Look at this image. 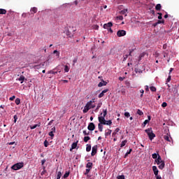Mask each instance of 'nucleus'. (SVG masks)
Here are the masks:
<instances>
[{"label": "nucleus", "instance_id": "17", "mask_svg": "<svg viewBox=\"0 0 179 179\" xmlns=\"http://www.w3.org/2000/svg\"><path fill=\"white\" fill-rule=\"evenodd\" d=\"M86 168H87V169H90V170H92V169H93V163H92V162H88V163L86 164Z\"/></svg>", "mask_w": 179, "mask_h": 179}, {"label": "nucleus", "instance_id": "4", "mask_svg": "<svg viewBox=\"0 0 179 179\" xmlns=\"http://www.w3.org/2000/svg\"><path fill=\"white\" fill-rule=\"evenodd\" d=\"M90 108H92V101H88L86 103L85 106L84 107L83 113L84 114H86V113H87V111H89V110H90Z\"/></svg>", "mask_w": 179, "mask_h": 179}, {"label": "nucleus", "instance_id": "20", "mask_svg": "<svg viewBox=\"0 0 179 179\" xmlns=\"http://www.w3.org/2000/svg\"><path fill=\"white\" fill-rule=\"evenodd\" d=\"M111 129H108L107 130H106L105 136H108L109 135H111Z\"/></svg>", "mask_w": 179, "mask_h": 179}, {"label": "nucleus", "instance_id": "49", "mask_svg": "<svg viewBox=\"0 0 179 179\" xmlns=\"http://www.w3.org/2000/svg\"><path fill=\"white\" fill-rule=\"evenodd\" d=\"M15 99H16V96H15V95H13V96L10 97L9 100H10V101H13V100H14Z\"/></svg>", "mask_w": 179, "mask_h": 179}, {"label": "nucleus", "instance_id": "10", "mask_svg": "<svg viewBox=\"0 0 179 179\" xmlns=\"http://www.w3.org/2000/svg\"><path fill=\"white\" fill-rule=\"evenodd\" d=\"M152 171L154 172L155 176H159V169H157V166H152Z\"/></svg>", "mask_w": 179, "mask_h": 179}, {"label": "nucleus", "instance_id": "2", "mask_svg": "<svg viewBox=\"0 0 179 179\" xmlns=\"http://www.w3.org/2000/svg\"><path fill=\"white\" fill-rule=\"evenodd\" d=\"M145 132L147 133V135L148 136L149 139L150 141H153V139H155V138H156V134H155L153 133V130H152V128H148V129H145Z\"/></svg>", "mask_w": 179, "mask_h": 179}, {"label": "nucleus", "instance_id": "6", "mask_svg": "<svg viewBox=\"0 0 179 179\" xmlns=\"http://www.w3.org/2000/svg\"><path fill=\"white\" fill-rule=\"evenodd\" d=\"M87 129H88L89 131H94V129H96V126L94 125V123L90 122V123L88 124Z\"/></svg>", "mask_w": 179, "mask_h": 179}, {"label": "nucleus", "instance_id": "61", "mask_svg": "<svg viewBox=\"0 0 179 179\" xmlns=\"http://www.w3.org/2000/svg\"><path fill=\"white\" fill-rule=\"evenodd\" d=\"M140 93H141V94H143V93H145V91L143 90H141Z\"/></svg>", "mask_w": 179, "mask_h": 179}, {"label": "nucleus", "instance_id": "52", "mask_svg": "<svg viewBox=\"0 0 179 179\" xmlns=\"http://www.w3.org/2000/svg\"><path fill=\"white\" fill-rule=\"evenodd\" d=\"M50 73H52V75H57V73H58V71H50Z\"/></svg>", "mask_w": 179, "mask_h": 179}, {"label": "nucleus", "instance_id": "42", "mask_svg": "<svg viewBox=\"0 0 179 179\" xmlns=\"http://www.w3.org/2000/svg\"><path fill=\"white\" fill-rule=\"evenodd\" d=\"M88 141H90V138L89 136L84 137V142H87Z\"/></svg>", "mask_w": 179, "mask_h": 179}, {"label": "nucleus", "instance_id": "36", "mask_svg": "<svg viewBox=\"0 0 179 179\" xmlns=\"http://www.w3.org/2000/svg\"><path fill=\"white\" fill-rule=\"evenodd\" d=\"M90 169H87L85 172L84 173V176H87V174H89V173H90Z\"/></svg>", "mask_w": 179, "mask_h": 179}, {"label": "nucleus", "instance_id": "57", "mask_svg": "<svg viewBox=\"0 0 179 179\" xmlns=\"http://www.w3.org/2000/svg\"><path fill=\"white\" fill-rule=\"evenodd\" d=\"M108 31H110V33H113V29L111 28H109L108 29Z\"/></svg>", "mask_w": 179, "mask_h": 179}, {"label": "nucleus", "instance_id": "22", "mask_svg": "<svg viewBox=\"0 0 179 179\" xmlns=\"http://www.w3.org/2000/svg\"><path fill=\"white\" fill-rule=\"evenodd\" d=\"M127 142H128V141H127V140L122 141V143L120 144V148H124V146H125V145H127Z\"/></svg>", "mask_w": 179, "mask_h": 179}, {"label": "nucleus", "instance_id": "16", "mask_svg": "<svg viewBox=\"0 0 179 179\" xmlns=\"http://www.w3.org/2000/svg\"><path fill=\"white\" fill-rule=\"evenodd\" d=\"M158 166H159L158 168L159 169V170H163V169H164V166H166L164 161L161 162Z\"/></svg>", "mask_w": 179, "mask_h": 179}, {"label": "nucleus", "instance_id": "8", "mask_svg": "<svg viewBox=\"0 0 179 179\" xmlns=\"http://www.w3.org/2000/svg\"><path fill=\"white\" fill-rule=\"evenodd\" d=\"M55 132V127L51 129V131L49 132L48 135L51 137V139H54V133Z\"/></svg>", "mask_w": 179, "mask_h": 179}, {"label": "nucleus", "instance_id": "30", "mask_svg": "<svg viewBox=\"0 0 179 179\" xmlns=\"http://www.w3.org/2000/svg\"><path fill=\"white\" fill-rule=\"evenodd\" d=\"M69 69H71L69 68V66H68V65L64 66V71L65 72H69Z\"/></svg>", "mask_w": 179, "mask_h": 179}, {"label": "nucleus", "instance_id": "15", "mask_svg": "<svg viewBox=\"0 0 179 179\" xmlns=\"http://www.w3.org/2000/svg\"><path fill=\"white\" fill-rule=\"evenodd\" d=\"M164 139L165 141H167V142H171V137H170V136H169V134L164 136Z\"/></svg>", "mask_w": 179, "mask_h": 179}, {"label": "nucleus", "instance_id": "35", "mask_svg": "<svg viewBox=\"0 0 179 179\" xmlns=\"http://www.w3.org/2000/svg\"><path fill=\"white\" fill-rule=\"evenodd\" d=\"M25 78H24V76H21L18 80H22L21 83H23V80H24Z\"/></svg>", "mask_w": 179, "mask_h": 179}, {"label": "nucleus", "instance_id": "64", "mask_svg": "<svg viewBox=\"0 0 179 179\" xmlns=\"http://www.w3.org/2000/svg\"><path fill=\"white\" fill-rule=\"evenodd\" d=\"M151 13H152V15H155V10H152Z\"/></svg>", "mask_w": 179, "mask_h": 179}, {"label": "nucleus", "instance_id": "34", "mask_svg": "<svg viewBox=\"0 0 179 179\" xmlns=\"http://www.w3.org/2000/svg\"><path fill=\"white\" fill-rule=\"evenodd\" d=\"M102 105H103V103H98V105H97V106H96V108L95 111L99 110V109L101 107V106H102Z\"/></svg>", "mask_w": 179, "mask_h": 179}, {"label": "nucleus", "instance_id": "53", "mask_svg": "<svg viewBox=\"0 0 179 179\" xmlns=\"http://www.w3.org/2000/svg\"><path fill=\"white\" fill-rule=\"evenodd\" d=\"M124 79H125V77H119V80H120V82H122Z\"/></svg>", "mask_w": 179, "mask_h": 179}, {"label": "nucleus", "instance_id": "45", "mask_svg": "<svg viewBox=\"0 0 179 179\" xmlns=\"http://www.w3.org/2000/svg\"><path fill=\"white\" fill-rule=\"evenodd\" d=\"M117 179H125V176L121 175L117 177Z\"/></svg>", "mask_w": 179, "mask_h": 179}, {"label": "nucleus", "instance_id": "37", "mask_svg": "<svg viewBox=\"0 0 179 179\" xmlns=\"http://www.w3.org/2000/svg\"><path fill=\"white\" fill-rule=\"evenodd\" d=\"M137 114L138 115H143V112H142V110H141L140 109L137 110Z\"/></svg>", "mask_w": 179, "mask_h": 179}, {"label": "nucleus", "instance_id": "11", "mask_svg": "<svg viewBox=\"0 0 179 179\" xmlns=\"http://www.w3.org/2000/svg\"><path fill=\"white\" fill-rule=\"evenodd\" d=\"M79 141H77L76 143H73L71 145V148L70 149V152H72V150H73V149H76V148L78 147V143Z\"/></svg>", "mask_w": 179, "mask_h": 179}, {"label": "nucleus", "instance_id": "1", "mask_svg": "<svg viewBox=\"0 0 179 179\" xmlns=\"http://www.w3.org/2000/svg\"><path fill=\"white\" fill-rule=\"evenodd\" d=\"M103 115L98 117L99 122L103 124V125H111L113 122L111 120H106V116L107 115V108L103 109Z\"/></svg>", "mask_w": 179, "mask_h": 179}, {"label": "nucleus", "instance_id": "54", "mask_svg": "<svg viewBox=\"0 0 179 179\" xmlns=\"http://www.w3.org/2000/svg\"><path fill=\"white\" fill-rule=\"evenodd\" d=\"M145 89V92H149V86L146 85Z\"/></svg>", "mask_w": 179, "mask_h": 179}, {"label": "nucleus", "instance_id": "5", "mask_svg": "<svg viewBox=\"0 0 179 179\" xmlns=\"http://www.w3.org/2000/svg\"><path fill=\"white\" fill-rule=\"evenodd\" d=\"M127 35V31L125 30H119L117 32V37H124Z\"/></svg>", "mask_w": 179, "mask_h": 179}, {"label": "nucleus", "instance_id": "63", "mask_svg": "<svg viewBox=\"0 0 179 179\" xmlns=\"http://www.w3.org/2000/svg\"><path fill=\"white\" fill-rule=\"evenodd\" d=\"M8 145H15V142H10L8 143Z\"/></svg>", "mask_w": 179, "mask_h": 179}, {"label": "nucleus", "instance_id": "58", "mask_svg": "<svg viewBox=\"0 0 179 179\" xmlns=\"http://www.w3.org/2000/svg\"><path fill=\"white\" fill-rule=\"evenodd\" d=\"M44 163H45V159H43V160L41 161V164H42V166L44 165Z\"/></svg>", "mask_w": 179, "mask_h": 179}, {"label": "nucleus", "instance_id": "59", "mask_svg": "<svg viewBox=\"0 0 179 179\" xmlns=\"http://www.w3.org/2000/svg\"><path fill=\"white\" fill-rule=\"evenodd\" d=\"M156 178L157 179H162V176L157 175V176H156Z\"/></svg>", "mask_w": 179, "mask_h": 179}, {"label": "nucleus", "instance_id": "13", "mask_svg": "<svg viewBox=\"0 0 179 179\" xmlns=\"http://www.w3.org/2000/svg\"><path fill=\"white\" fill-rule=\"evenodd\" d=\"M155 162H157V164H160V163H163V160H162V157H160L159 155H158V157L155 159Z\"/></svg>", "mask_w": 179, "mask_h": 179}, {"label": "nucleus", "instance_id": "47", "mask_svg": "<svg viewBox=\"0 0 179 179\" xmlns=\"http://www.w3.org/2000/svg\"><path fill=\"white\" fill-rule=\"evenodd\" d=\"M149 120H145L143 124V127H146V124H148Z\"/></svg>", "mask_w": 179, "mask_h": 179}, {"label": "nucleus", "instance_id": "26", "mask_svg": "<svg viewBox=\"0 0 179 179\" xmlns=\"http://www.w3.org/2000/svg\"><path fill=\"white\" fill-rule=\"evenodd\" d=\"M86 150H87V152H90V150H92V145L87 144Z\"/></svg>", "mask_w": 179, "mask_h": 179}, {"label": "nucleus", "instance_id": "51", "mask_svg": "<svg viewBox=\"0 0 179 179\" xmlns=\"http://www.w3.org/2000/svg\"><path fill=\"white\" fill-rule=\"evenodd\" d=\"M83 134L84 135H90V131L87 132L86 130H84Z\"/></svg>", "mask_w": 179, "mask_h": 179}, {"label": "nucleus", "instance_id": "40", "mask_svg": "<svg viewBox=\"0 0 179 179\" xmlns=\"http://www.w3.org/2000/svg\"><path fill=\"white\" fill-rule=\"evenodd\" d=\"M13 118H14V124H16L17 121V115H15L13 116Z\"/></svg>", "mask_w": 179, "mask_h": 179}, {"label": "nucleus", "instance_id": "38", "mask_svg": "<svg viewBox=\"0 0 179 179\" xmlns=\"http://www.w3.org/2000/svg\"><path fill=\"white\" fill-rule=\"evenodd\" d=\"M62 176V173L61 172H58L57 176V179H61Z\"/></svg>", "mask_w": 179, "mask_h": 179}, {"label": "nucleus", "instance_id": "9", "mask_svg": "<svg viewBox=\"0 0 179 179\" xmlns=\"http://www.w3.org/2000/svg\"><path fill=\"white\" fill-rule=\"evenodd\" d=\"M111 27H113V22H108L107 24H103V29H107V30Z\"/></svg>", "mask_w": 179, "mask_h": 179}, {"label": "nucleus", "instance_id": "3", "mask_svg": "<svg viewBox=\"0 0 179 179\" xmlns=\"http://www.w3.org/2000/svg\"><path fill=\"white\" fill-rule=\"evenodd\" d=\"M24 164L23 162H19V163L15 164L11 167V169H12L13 170H15V171L20 170V169L23 168Z\"/></svg>", "mask_w": 179, "mask_h": 179}, {"label": "nucleus", "instance_id": "27", "mask_svg": "<svg viewBox=\"0 0 179 179\" xmlns=\"http://www.w3.org/2000/svg\"><path fill=\"white\" fill-rule=\"evenodd\" d=\"M47 174V170H45V166H43V171L41 173V176H44Z\"/></svg>", "mask_w": 179, "mask_h": 179}, {"label": "nucleus", "instance_id": "28", "mask_svg": "<svg viewBox=\"0 0 179 179\" xmlns=\"http://www.w3.org/2000/svg\"><path fill=\"white\" fill-rule=\"evenodd\" d=\"M69 172H66L64 175L63 176V178H68L69 177Z\"/></svg>", "mask_w": 179, "mask_h": 179}, {"label": "nucleus", "instance_id": "25", "mask_svg": "<svg viewBox=\"0 0 179 179\" xmlns=\"http://www.w3.org/2000/svg\"><path fill=\"white\" fill-rule=\"evenodd\" d=\"M131 152H132L131 148H130L129 150L126 152V154L124 155V159H127V157L128 156V155H131Z\"/></svg>", "mask_w": 179, "mask_h": 179}, {"label": "nucleus", "instance_id": "19", "mask_svg": "<svg viewBox=\"0 0 179 179\" xmlns=\"http://www.w3.org/2000/svg\"><path fill=\"white\" fill-rule=\"evenodd\" d=\"M98 128H99V131L100 132H103V123L99 122V123L98 124Z\"/></svg>", "mask_w": 179, "mask_h": 179}, {"label": "nucleus", "instance_id": "43", "mask_svg": "<svg viewBox=\"0 0 179 179\" xmlns=\"http://www.w3.org/2000/svg\"><path fill=\"white\" fill-rule=\"evenodd\" d=\"M127 9H124V10L120 11V14L121 15H125L127 13Z\"/></svg>", "mask_w": 179, "mask_h": 179}, {"label": "nucleus", "instance_id": "55", "mask_svg": "<svg viewBox=\"0 0 179 179\" xmlns=\"http://www.w3.org/2000/svg\"><path fill=\"white\" fill-rule=\"evenodd\" d=\"M94 29H95V30H99V25H94Z\"/></svg>", "mask_w": 179, "mask_h": 179}, {"label": "nucleus", "instance_id": "12", "mask_svg": "<svg viewBox=\"0 0 179 179\" xmlns=\"http://www.w3.org/2000/svg\"><path fill=\"white\" fill-rule=\"evenodd\" d=\"M108 92V89L103 90L98 96L99 99H101L104 96L105 93H107Z\"/></svg>", "mask_w": 179, "mask_h": 179}, {"label": "nucleus", "instance_id": "44", "mask_svg": "<svg viewBox=\"0 0 179 179\" xmlns=\"http://www.w3.org/2000/svg\"><path fill=\"white\" fill-rule=\"evenodd\" d=\"M117 20H124V17L122 15H119L117 17Z\"/></svg>", "mask_w": 179, "mask_h": 179}, {"label": "nucleus", "instance_id": "56", "mask_svg": "<svg viewBox=\"0 0 179 179\" xmlns=\"http://www.w3.org/2000/svg\"><path fill=\"white\" fill-rule=\"evenodd\" d=\"M173 71H174V69L171 68L170 70H169V75H170V73H171V72H173Z\"/></svg>", "mask_w": 179, "mask_h": 179}, {"label": "nucleus", "instance_id": "29", "mask_svg": "<svg viewBox=\"0 0 179 179\" xmlns=\"http://www.w3.org/2000/svg\"><path fill=\"white\" fill-rule=\"evenodd\" d=\"M31 12H33V13H37V8L34 7L31 8Z\"/></svg>", "mask_w": 179, "mask_h": 179}, {"label": "nucleus", "instance_id": "50", "mask_svg": "<svg viewBox=\"0 0 179 179\" xmlns=\"http://www.w3.org/2000/svg\"><path fill=\"white\" fill-rule=\"evenodd\" d=\"M162 107H163V108L167 107V103L166 102H163L162 103Z\"/></svg>", "mask_w": 179, "mask_h": 179}, {"label": "nucleus", "instance_id": "46", "mask_svg": "<svg viewBox=\"0 0 179 179\" xmlns=\"http://www.w3.org/2000/svg\"><path fill=\"white\" fill-rule=\"evenodd\" d=\"M150 90H151V92H156V88H155V87H153V86L150 87Z\"/></svg>", "mask_w": 179, "mask_h": 179}, {"label": "nucleus", "instance_id": "21", "mask_svg": "<svg viewBox=\"0 0 179 179\" xmlns=\"http://www.w3.org/2000/svg\"><path fill=\"white\" fill-rule=\"evenodd\" d=\"M66 34L69 37H73V34L69 31V30L66 31Z\"/></svg>", "mask_w": 179, "mask_h": 179}, {"label": "nucleus", "instance_id": "23", "mask_svg": "<svg viewBox=\"0 0 179 179\" xmlns=\"http://www.w3.org/2000/svg\"><path fill=\"white\" fill-rule=\"evenodd\" d=\"M0 15H6V10L3 8H0Z\"/></svg>", "mask_w": 179, "mask_h": 179}, {"label": "nucleus", "instance_id": "39", "mask_svg": "<svg viewBox=\"0 0 179 179\" xmlns=\"http://www.w3.org/2000/svg\"><path fill=\"white\" fill-rule=\"evenodd\" d=\"M45 148H48V141L45 140L43 143Z\"/></svg>", "mask_w": 179, "mask_h": 179}, {"label": "nucleus", "instance_id": "41", "mask_svg": "<svg viewBox=\"0 0 179 179\" xmlns=\"http://www.w3.org/2000/svg\"><path fill=\"white\" fill-rule=\"evenodd\" d=\"M124 116L127 117V118H129V117H131V115L129 114V112H125Z\"/></svg>", "mask_w": 179, "mask_h": 179}, {"label": "nucleus", "instance_id": "24", "mask_svg": "<svg viewBox=\"0 0 179 179\" xmlns=\"http://www.w3.org/2000/svg\"><path fill=\"white\" fill-rule=\"evenodd\" d=\"M41 124H34V126H30L31 129H36V128H37V127H40Z\"/></svg>", "mask_w": 179, "mask_h": 179}, {"label": "nucleus", "instance_id": "48", "mask_svg": "<svg viewBox=\"0 0 179 179\" xmlns=\"http://www.w3.org/2000/svg\"><path fill=\"white\" fill-rule=\"evenodd\" d=\"M170 80H171V76H169V77L166 80V85H167V83H169V82H170Z\"/></svg>", "mask_w": 179, "mask_h": 179}, {"label": "nucleus", "instance_id": "32", "mask_svg": "<svg viewBox=\"0 0 179 179\" xmlns=\"http://www.w3.org/2000/svg\"><path fill=\"white\" fill-rule=\"evenodd\" d=\"M15 102V104H17V106H19V104H20V99L17 98Z\"/></svg>", "mask_w": 179, "mask_h": 179}, {"label": "nucleus", "instance_id": "33", "mask_svg": "<svg viewBox=\"0 0 179 179\" xmlns=\"http://www.w3.org/2000/svg\"><path fill=\"white\" fill-rule=\"evenodd\" d=\"M157 156H159V154L154 153L152 155V159H155V160L158 158Z\"/></svg>", "mask_w": 179, "mask_h": 179}, {"label": "nucleus", "instance_id": "31", "mask_svg": "<svg viewBox=\"0 0 179 179\" xmlns=\"http://www.w3.org/2000/svg\"><path fill=\"white\" fill-rule=\"evenodd\" d=\"M53 54H55L56 57H57V58H59V52H58V50H54Z\"/></svg>", "mask_w": 179, "mask_h": 179}, {"label": "nucleus", "instance_id": "7", "mask_svg": "<svg viewBox=\"0 0 179 179\" xmlns=\"http://www.w3.org/2000/svg\"><path fill=\"white\" fill-rule=\"evenodd\" d=\"M96 153H97V145H94L92 147V150L91 156H94L96 155Z\"/></svg>", "mask_w": 179, "mask_h": 179}, {"label": "nucleus", "instance_id": "18", "mask_svg": "<svg viewBox=\"0 0 179 179\" xmlns=\"http://www.w3.org/2000/svg\"><path fill=\"white\" fill-rule=\"evenodd\" d=\"M155 10L160 11L162 10V4L158 3L155 6Z\"/></svg>", "mask_w": 179, "mask_h": 179}, {"label": "nucleus", "instance_id": "14", "mask_svg": "<svg viewBox=\"0 0 179 179\" xmlns=\"http://www.w3.org/2000/svg\"><path fill=\"white\" fill-rule=\"evenodd\" d=\"M103 86H107V82L103 80L98 84V87H103Z\"/></svg>", "mask_w": 179, "mask_h": 179}, {"label": "nucleus", "instance_id": "62", "mask_svg": "<svg viewBox=\"0 0 179 179\" xmlns=\"http://www.w3.org/2000/svg\"><path fill=\"white\" fill-rule=\"evenodd\" d=\"M157 24H157V22H155V23H154V24H152V26H153L154 27H156V26H157Z\"/></svg>", "mask_w": 179, "mask_h": 179}, {"label": "nucleus", "instance_id": "60", "mask_svg": "<svg viewBox=\"0 0 179 179\" xmlns=\"http://www.w3.org/2000/svg\"><path fill=\"white\" fill-rule=\"evenodd\" d=\"M74 5H76V6H77L78 5V0H76L74 2H73Z\"/></svg>", "mask_w": 179, "mask_h": 179}]
</instances>
